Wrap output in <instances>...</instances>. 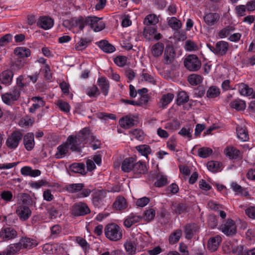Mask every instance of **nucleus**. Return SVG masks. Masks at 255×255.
I'll return each instance as SVG.
<instances>
[{"instance_id": "nucleus-1", "label": "nucleus", "mask_w": 255, "mask_h": 255, "mask_svg": "<svg viewBox=\"0 0 255 255\" xmlns=\"http://www.w3.org/2000/svg\"><path fill=\"white\" fill-rule=\"evenodd\" d=\"M104 233L107 239L114 242L119 241L123 236L122 228L115 223L106 225L104 229Z\"/></svg>"}, {"instance_id": "nucleus-2", "label": "nucleus", "mask_w": 255, "mask_h": 255, "mask_svg": "<svg viewBox=\"0 0 255 255\" xmlns=\"http://www.w3.org/2000/svg\"><path fill=\"white\" fill-rule=\"evenodd\" d=\"M84 185L83 183H73L66 186V190L70 193L79 192L77 197L79 198H85L90 195L91 191L89 189H83Z\"/></svg>"}, {"instance_id": "nucleus-3", "label": "nucleus", "mask_w": 255, "mask_h": 255, "mask_svg": "<svg viewBox=\"0 0 255 255\" xmlns=\"http://www.w3.org/2000/svg\"><path fill=\"white\" fill-rule=\"evenodd\" d=\"M18 233L12 226H4L0 231V238L5 242L11 241L18 238Z\"/></svg>"}, {"instance_id": "nucleus-4", "label": "nucleus", "mask_w": 255, "mask_h": 255, "mask_svg": "<svg viewBox=\"0 0 255 255\" xmlns=\"http://www.w3.org/2000/svg\"><path fill=\"white\" fill-rule=\"evenodd\" d=\"M219 230L226 236L232 237L236 234L237 226L233 220L228 219L222 223Z\"/></svg>"}, {"instance_id": "nucleus-5", "label": "nucleus", "mask_w": 255, "mask_h": 255, "mask_svg": "<svg viewBox=\"0 0 255 255\" xmlns=\"http://www.w3.org/2000/svg\"><path fill=\"white\" fill-rule=\"evenodd\" d=\"M185 67L190 71H196L201 66V63L198 57L195 55H189L184 59Z\"/></svg>"}, {"instance_id": "nucleus-6", "label": "nucleus", "mask_w": 255, "mask_h": 255, "mask_svg": "<svg viewBox=\"0 0 255 255\" xmlns=\"http://www.w3.org/2000/svg\"><path fill=\"white\" fill-rule=\"evenodd\" d=\"M20 94L15 89L11 88L8 92L1 95L2 102L8 106H12L19 100Z\"/></svg>"}, {"instance_id": "nucleus-7", "label": "nucleus", "mask_w": 255, "mask_h": 255, "mask_svg": "<svg viewBox=\"0 0 255 255\" xmlns=\"http://www.w3.org/2000/svg\"><path fill=\"white\" fill-rule=\"evenodd\" d=\"M80 142L86 140V142L91 143L92 142H100V140L90 131L89 128H85L79 131L77 134Z\"/></svg>"}, {"instance_id": "nucleus-8", "label": "nucleus", "mask_w": 255, "mask_h": 255, "mask_svg": "<svg viewBox=\"0 0 255 255\" xmlns=\"http://www.w3.org/2000/svg\"><path fill=\"white\" fill-rule=\"evenodd\" d=\"M87 22L91 29L95 32H99L105 27V24L102 18L96 16H90L87 17Z\"/></svg>"}, {"instance_id": "nucleus-9", "label": "nucleus", "mask_w": 255, "mask_h": 255, "mask_svg": "<svg viewBox=\"0 0 255 255\" xmlns=\"http://www.w3.org/2000/svg\"><path fill=\"white\" fill-rule=\"evenodd\" d=\"M71 213L76 216H85L90 213V209L87 204L79 202L73 204L71 208Z\"/></svg>"}, {"instance_id": "nucleus-10", "label": "nucleus", "mask_w": 255, "mask_h": 255, "mask_svg": "<svg viewBox=\"0 0 255 255\" xmlns=\"http://www.w3.org/2000/svg\"><path fill=\"white\" fill-rule=\"evenodd\" d=\"M64 245L57 243H47L43 245L42 250L46 254L62 253Z\"/></svg>"}, {"instance_id": "nucleus-11", "label": "nucleus", "mask_w": 255, "mask_h": 255, "mask_svg": "<svg viewBox=\"0 0 255 255\" xmlns=\"http://www.w3.org/2000/svg\"><path fill=\"white\" fill-rule=\"evenodd\" d=\"M143 34L144 37L148 40L153 39L158 40L161 38V35L157 32V29L154 26H146L144 28Z\"/></svg>"}, {"instance_id": "nucleus-12", "label": "nucleus", "mask_w": 255, "mask_h": 255, "mask_svg": "<svg viewBox=\"0 0 255 255\" xmlns=\"http://www.w3.org/2000/svg\"><path fill=\"white\" fill-rule=\"evenodd\" d=\"M16 213L20 220L25 221L31 216L32 211L27 205H20L17 207Z\"/></svg>"}, {"instance_id": "nucleus-13", "label": "nucleus", "mask_w": 255, "mask_h": 255, "mask_svg": "<svg viewBox=\"0 0 255 255\" xmlns=\"http://www.w3.org/2000/svg\"><path fill=\"white\" fill-rule=\"evenodd\" d=\"M106 194V192L102 190H98L94 193L92 201L95 207L100 208L104 204V198Z\"/></svg>"}, {"instance_id": "nucleus-14", "label": "nucleus", "mask_w": 255, "mask_h": 255, "mask_svg": "<svg viewBox=\"0 0 255 255\" xmlns=\"http://www.w3.org/2000/svg\"><path fill=\"white\" fill-rule=\"evenodd\" d=\"M54 25V20L49 16H40L37 21L38 27L44 30H48L53 27Z\"/></svg>"}, {"instance_id": "nucleus-15", "label": "nucleus", "mask_w": 255, "mask_h": 255, "mask_svg": "<svg viewBox=\"0 0 255 255\" xmlns=\"http://www.w3.org/2000/svg\"><path fill=\"white\" fill-rule=\"evenodd\" d=\"M229 47L228 42L221 40L218 41L215 44V49H213L214 50V54L220 56H224L227 54Z\"/></svg>"}, {"instance_id": "nucleus-16", "label": "nucleus", "mask_w": 255, "mask_h": 255, "mask_svg": "<svg viewBox=\"0 0 255 255\" xmlns=\"http://www.w3.org/2000/svg\"><path fill=\"white\" fill-rule=\"evenodd\" d=\"M220 16L217 12H209L206 13L203 17L204 21L208 26L216 25L220 19Z\"/></svg>"}, {"instance_id": "nucleus-17", "label": "nucleus", "mask_w": 255, "mask_h": 255, "mask_svg": "<svg viewBox=\"0 0 255 255\" xmlns=\"http://www.w3.org/2000/svg\"><path fill=\"white\" fill-rule=\"evenodd\" d=\"M224 153L230 159H236L241 156V151L232 146H227L224 150Z\"/></svg>"}, {"instance_id": "nucleus-18", "label": "nucleus", "mask_w": 255, "mask_h": 255, "mask_svg": "<svg viewBox=\"0 0 255 255\" xmlns=\"http://www.w3.org/2000/svg\"><path fill=\"white\" fill-rule=\"evenodd\" d=\"M136 122L134 117L132 115H128L121 119L119 121V124L121 127L129 128L134 126Z\"/></svg>"}, {"instance_id": "nucleus-19", "label": "nucleus", "mask_w": 255, "mask_h": 255, "mask_svg": "<svg viewBox=\"0 0 255 255\" xmlns=\"http://www.w3.org/2000/svg\"><path fill=\"white\" fill-rule=\"evenodd\" d=\"M19 243L21 249H30L37 245L36 240L25 237L21 238L19 240Z\"/></svg>"}, {"instance_id": "nucleus-20", "label": "nucleus", "mask_w": 255, "mask_h": 255, "mask_svg": "<svg viewBox=\"0 0 255 255\" xmlns=\"http://www.w3.org/2000/svg\"><path fill=\"white\" fill-rule=\"evenodd\" d=\"M29 81L26 82V79L23 75H20L16 78V85L13 86L12 88L16 90L21 95L22 91H25V88L29 84Z\"/></svg>"}, {"instance_id": "nucleus-21", "label": "nucleus", "mask_w": 255, "mask_h": 255, "mask_svg": "<svg viewBox=\"0 0 255 255\" xmlns=\"http://www.w3.org/2000/svg\"><path fill=\"white\" fill-rule=\"evenodd\" d=\"M222 238L219 235L211 237L208 242V248L211 252L216 251L220 244L222 242Z\"/></svg>"}, {"instance_id": "nucleus-22", "label": "nucleus", "mask_w": 255, "mask_h": 255, "mask_svg": "<svg viewBox=\"0 0 255 255\" xmlns=\"http://www.w3.org/2000/svg\"><path fill=\"white\" fill-rule=\"evenodd\" d=\"M175 53L174 50L172 47H166L164 54L163 62L165 64H170L174 60Z\"/></svg>"}, {"instance_id": "nucleus-23", "label": "nucleus", "mask_w": 255, "mask_h": 255, "mask_svg": "<svg viewBox=\"0 0 255 255\" xmlns=\"http://www.w3.org/2000/svg\"><path fill=\"white\" fill-rule=\"evenodd\" d=\"M141 219L142 217L141 216L136 215L133 213L130 214L125 220L124 225L128 228H130L134 224L140 222Z\"/></svg>"}, {"instance_id": "nucleus-24", "label": "nucleus", "mask_w": 255, "mask_h": 255, "mask_svg": "<svg viewBox=\"0 0 255 255\" xmlns=\"http://www.w3.org/2000/svg\"><path fill=\"white\" fill-rule=\"evenodd\" d=\"M235 30V27L234 25H227L226 27L219 30L217 36L220 39H224L229 37L230 34Z\"/></svg>"}, {"instance_id": "nucleus-25", "label": "nucleus", "mask_w": 255, "mask_h": 255, "mask_svg": "<svg viewBox=\"0 0 255 255\" xmlns=\"http://www.w3.org/2000/svg\"><path fill=\"white\" fill-rule=\"evenodd\" d=\"M135 159L133 157L126 158L124 160L122 164V169L125 172L132 171Z\"/></svg>"}, {"instance_id": "nucleus-26", "label": "nucleus", "mask_w": 255, "mask_h": 255, "mask_svg": "<svg viewBox=\"0 0 255 255\" xmlns=\"http://www.w3.org/2000/svg\"><path fill=\"white\" fill-rule=\"evenodd\" d=\"M198 226L196 224H187L184 227V233L185 237L187 239H191L194 233L198 231Z\"/></svg>"}, {"instance_id": "nucleus-27", "label": "nucleus", "mask_w": 255, "mask_h": 255, "mask_svg": "<svg viewBox=\"0 0 255 255\" xmlns=\"http://www.w3.org/2000/svg\"><path fill=\"white\" fill-rule=\"evenodd\" d=\"M21 249V246L18 242L8 245L3 252V254L4 255H14L18 253Z\"/></svg>"}, {"instance_id": "nucleus-28", "label": "nucleus", "mask_w": 255, "mask_h": 255, "mask_svg": "<svg viewBox=\"0 0 255 255\" xmlns=\"http://www.w3.org/2000/svg\"><path fill=\"white\" fill-rule=\"evenodd\" d=\"M114 207L118 210H123L128 207V203L126 199L122 196H119L117 197L115 202L113 204Z\"/></svg>"}, {"instance_id": "nucleus-29", "label": "nucleus", "mask_w": 255, "mask_h": 255, "mask_svg": "<svg viewBox=\"0 0 255 255\" xmlns=\"http://www.w3.org/2000/svg\"><path fill=\"white\" fill-rule=\"evenodd\" d=\"M98 45L104 52L107 53H113L116 50V48L105 40H101Z\"/></svg>"}, {"instance_id": "nucleus-30", "label": "nucleus", "mask_w": 255, "mask_h": 255, "mask_svg": "<svg viewBox=\"0 0 255 255\" xmlns=\"http://www.w3.org/2000/svg\"><path fill=\"white\" fill-rule=\"evenodd\" d=\"M238 138L241 142L248 141L249 138L248 132L246 128L243 126H238L236 128Z\"/></svg>"}, {"instance_id": "nucleus-31", "label": "nucleus", "mask_w": 255, "mask_h": 255, "mask_svg": "<svg viewBox=\"0 0 255 255\" xmlns=\"http://www.w3.org/2000/svg\"><path fill=\"white\" fill-rule=\"evenodd\" d=\"M14 53L15 55L21 58H24L30 56V50L26 47H19L14 49Z\"/></svg>"}, {"instance_id": "nucleus-32", "label": "nucleus", "mask_w": 255, "mask_h": 255, "mask_svg": "<svg viewBox=\"0 0 255 255\" xmlns=\"http://www.w3.org/2000/svg\"><path fill=\"white\" fill-rule=\"evenodd\" d=\"M73 26L78 27L80 30H82L86 25H88L87 17L79 16L74 18L72 20Z\"/></svg>"}, {"instance_id": "nucleus-33", "label": "nucleus", "mask_w": 255, "mask_h": 255, "mask_svg": "<svg viewBox=\"0 0 255 255\" xmlns=\"http://www.w3.org/2000/svg\"><path fill=\"white\" fill-rule=\"evenodd\" d=\"M13 73L10 70H5L0 75V81L1 83L9 85L12 80Z\"/></svg>"}, {"instance_id": "nucleus-34", "label": "nucleus", "mask_w": 255, "mask_h": 255, "mask_svg": "<svg viewBox=\"0 0 255 255\" xmlns=\"http://www.w3.org/2000/svg\"><path fill=\"white\" fill-rule=\"evenodd\" d=\"M98 85L105 96H107L109 90V83L105 77H102L98 80Z\"/></svg>"}, {"instance_id": "nucleus-35", "label": "nucleus", "mask_w": 255, "mask_h": 255, "mask_svg": "<svg viewBox=\"0 0 255 255\" xmlns=\"http://www.w3.org/2000/svg\"><path fill=\"white\" fill-rule=\"evenodd\" d=\"M132 171L137 175L145 174L147 171L146 165L140 161L135 162Z\"/></svg>"}, {"instance_id": "nucleus-36", "label": "nucleus", "mask_w": 255, "mask_h": 255, "mask_svg": "<svg viewBox=\"0 0 255 255\" xmlns=\"http://www.w3.org/2000/svg\"><path fill=\"white\" fill-rule=\"evenodd\" d=\"M187 208V205L185 203L173 204L171 207L172 211L177 215L186 213Z\"/></svg>"}, {"instance_id": "nucleus-37", "label": "nucleus", "mask_w": 255, "mask_h": 255, "mask_svg": "<svg viewBox=\"0 0 255 255\" xmlns=\"http://www.w3.org/2000/svg\"><path fill=\"white\" fill-rule=\"evenodd\" d=\"M238 90L240 94L244 96H250L253 93V89L244 83L239 85Z\"/></svg>"}, {"instance_id": "nucleus-38", "label": "nucleus", "mask_w": 255, "mask_h": 255, "mask_svg": "<svg viewBox=\"0 0 255 255\" xmlns=\"http://www.w3.org/2000/svg\"><path fill=\"white\" fill-rule=\"evenodd\" d=\"M71 171L84 174L86 173L85 164L83 163H74L70 166Z\"/></svg>"}, {"instance_id": "nucleus-39", "label": "nucleus", "mask_w": 255, "mask_h": 255, "mask_svg": "<svg viewBox=\"0 0 255 255\" xmlns=\"http://www.w3.org/2000/svg\"><path fill=\"white\" fill-rule=\"evenodd\" d=\"M231 188L237 194H240L243 196H247L249 195L247 190L243 188L236 182H232L231 185Z\"/></svg>"}, {"instance_id": "nucleus-40", "label": "nucleus", "mask_w": 255, "mask_h": 255, "mask_svg": "<svg viewBox=\"0 0 255 255\" xmlns=\"http://www.w3.org/2000/svg\"><path fill=\"white\" fill-rule=\"evenodd\" d=\"M230 106L237 111H243L246 107V104L244 101L238 99L231 102Z\"/></svg>"}, {"instance_id": "nucleus-41", "label": "nucleus", "mask_w": 255, "mask_h": 255, "mask_svg": "<svg viewBox=\"0 0 255 255\" xmlns=\"http://www.w3.org/2000/svg\"><path fill=\"white\" fill-rule=\"evenodd\" d=\"M22 137L20 132L15 131L13 132L11 136L7 139L5 143H18Z\"/></svg>"}, {"instance_id": "nucleus-42", "label": "nucleus", "mask_w": 255, "mask_h": 255, "mask_svg": "<svg viewBox=\"0 0 255 255\" xmlns=\"http://www.w3.org/2000/svg\"><path fill=\"white\" fill-rule=\"evenodd\" d=\"M164 44L161 42H157L152 47L151 52L154 57L161 55L163 51Z\"/></svg>"}, {"instance_id": "nucleus-43", "label": "nucleus", "mask_w": 255, "mask_h": 255, "mask_svg": "<svg viewBox=\"0 0 255 255\" xmlns=\"http://www.w3.org/2000/svg\"><path fill=\"white\" fill-rule=\"evenodd\" d=\"M70 147L69 144H60L57 147V151L55 154L56 158H62L65 156Z\"/></svg>"}, {"instance_id": "nucleus-44", "label": "nucleus", "mask_w": 255, "mask_h": 255, "mask_svg": "<svg viewBox=\"0 0 255 255\" xmlns=\"http://www.w3.org/2000/svg\"><path fill=\"white\" fill-rule=\"evenodd\" d=\"M182 234V231L181 229H177L172 233L169 237V242L170 244H174L177 243Z\"/></svg>"}, {"instance_id": "nucleus-45", "label": "nucleus", "mask_w": 255, "mask_h": 255, "mask_svg": "<svg viewBox=\"0 0 255 255\" xmlns=\"http://www.w3.org/2000/svg\"><path fill=\"white\" fill-rule=\"evenodd\" d=\"M136 150L142 155L147 158L151 152V148L148 144H139L135 147Z\"/></svg>"}, {"instance_id": "nucleus-46", "label": "nucleus", "mask_w": 255, "mask_h": 255, "mask_svg": "<svg viewBox=\"0 0 255 255\" xmlns=\"http://www.w3.org/2000/svg\"><path fill=\"white\" fill-rule=\"evenodd\" d=\"M158 22V18L153 14L147 15L144 18L143 23L147 26L150 25H155Z\"/></svg>"}, {"instance_id": "nucleus-47", "label": "nucleus", "mask_w": 255, "mask_h": 255, "mask_svg": "<svg viewBox=\"0 0 255 255\" xmlns=\"http://www.w3.org/2000/svg\"><path fill=\"white\" fill-rule=\"evenodd\" d=\"M188 80L191 85L196 86L202 82L203 78L199 75L193 74L188 76Z\"/></svg>"}, {"instance_id": "nucleus-48", "label": "nucleus", "mask_w": 255, "mask_h": 255, "mask_svg": "<svg viewBox=\"0 0 255 255\" xmlns=\"http://www.w3.org/2000/svg\"><path fill=\"white\" fill-rule=\"evenodd\" d=\"M220 94V90L216 86L210 87L207 91V97L209 98H215Z\"/></svg>"}, {"instance_id": "nucleus-49", "label": "nucleus", "mask_w": 255, "mask_h": 255, "mask_svg": "<svg viewBox=\"0 0 255 255\" xmlns=\"http://www.w3.org/2000/svg\"><path fill=\"white\" fill-rule=\"evenodd\" d=\"M174 97V95L172 93H167L163 95L160 101V104L161 106L163 108L166 106L172 101Z\"/></svg>"}, {"instance_id": "nucleus-50", "label": "nucleus", "mask_w": 255, "mask_h": 255, "mask_svg": "<svg viewBox=\"0 0 255 255\" xmlns=\"http://www.w3.org/2000/svg\"><path fill=\"white\" fill-rule=\"evenodd\" d=\"M222 165L221 162L216 161H210L207 164V167L209 170L213 172H217Z\"/></svg>"}, {"instance_id": "nucleus-51", "label": "nucleus", "mask_w": 255, "mask_h": 255, "mask_svg": "<svg viewBox=\"0 0 255 255\" xmlns=\"http://www.w3.org/2000/svg\"><path fill=\"white\" fill-rule=\"evenodd\" d=\"M62 231V228L59 225H55L50 228V238L54 239L57 238Z\"/></svg>"}, {"instance_id": "nucleus-52", "label": "nucleus", "mask_w": 255, "mask_h": 255, "mask_svg": "<svg viewBox=\"0 0 255 255\" xmlns=\"http://www.w3.org/2000/svg\"><path fill=\"white\" fill-rule=\"evenodd\" d=\"M168 25L173 29H178L181 27V23L175 17L168 18Z\"/></svg>"}, {"instance_id": "nucleus-53", "label": "nucleus", "mask_w": 255, "mask_h": 255, "mask_svg": "<svg viewBox=\"0 0 255 255\" xmlns=\"http://www.w3.org/2000/svg\"><path fill=\"white\" fill-rule=\"evenodd\" d=\"M188 101L189 96L186 92L184 91L179 92L177 98L178 105H182L184 103H187Z\"/></svg>"}, {"instance_id": "nucleus-54", "label": "nucleus", "mask_w": 255, "mask_h": 255, "mask_svg": "<svg viewBox=\"0 0 255 255\" xmlns=\"http://www.w3.org/2000/svg\"><path fill=\"white\" fill-rule=\"evenodd\" d=\"M157 180L154 183L156 187H160L165 185L167 183V179L166 176L161 174H158L156 176Z\"/></svg>"}, {"instance_id": "nucleus-55", "label": "nucleus", "mask_w": 255, "mask_h": 255, "mask_svg": "<svg viewBox=\"0 0 255 255\" xmlns=\"http://www.w3.org/2000/svg\"><path fill=\"white\" fill-rule=\"evenodd\" d=\"M90 41L87 38H81L80 40L76 44L75 48L76 50L81 51L85 49L88 46V43Z\"/></svg>"}, {"instance_id": "nucleus-56", "label": "nucleus", "mask_w": 255, "mask_h": 255, "mask_svg": "<svg viewBox=\"0 0 255 255\" xmlns=\"http://www.w3.org/2000/svg\"><path fill=\"white\" fill-rule=\"evenodd\" d=\"M130 137L131 139L134 138L139 141H142L144 138V134L141 130L135 129L131 132Z\"/></svg>"}, {"instance_id": "nucleus-57", "label": "nucleus", "mask_w": 255, "mask_h": 255, "mask_svg": "<svg viewBox=\"0 0 255 255\" xmlns=\"http://www.w3.org/2000/svg\"><path fill=\"white\" fill-rule=\"evenodd\" d=\"M124 246L128 254L132 255L135 253L136 246L133 242L131 241H127L125 243Z\"/></svg>"}, {"instance_id": "nucleus-58", "label": "nucleus", "mask_w": 255, "mask_h": 255, "mask_svg": "<svg viewBox=\"0 0 255 255\" xmlns=\"http://www.w3.org/2000/svg\"><path fill=\"white\" fill-rule=\"evenodd\" d=\"M212 153V150L210 148L204 147L198 149V154L202 158H206Z\"/></svg>"}, {"instance_id": "nucleus-59", "label": "nucleus", "mask_w": 255, "mask_h": 255, "mask_svg": "<svg viewBox=\"0 0 255 255\" xmlns=\"http://www.w3.org/2000/svg\"><path fill=\"white\" fill-rule=\"evenodd\" d=\"M86 93L90 97H97L100 94L99 89L95 85H93L88 88L86 90Z\"/></svg>"}, {"instance_id": "nucleus-60", "label": "nucleus", "mask_w": 255, "mask_h": 255, "mask_svg": "<svg viewBox=\"0 0 255 255\" xmlns=\"http://www.w3.org/2000/svg\"><path fill=\"white\" fill-rule=\"evenodd\" d=\"M1 199L6 202H11L12 200L13 195L11 191L4 190L1 192L0 194Z\"/></svg>"}, {"instance_id": "nucleus-61", "label": "nucleus", "mask_w": 255, "mask_h": 255, "mask_svg": "<svg viewBox=\"0 0 255 255\" xmlns=\"http://www.w3.org/2000/svg\"><path fill=\"white\" fill-rule=\"evenodd\" d=\"M193 132V129L189 127H183L179 131V134L181 135L187 137L190 139L191 137V133Z\"/></svg>"}, {"instance_id": "nucleus-62", "label": "nucleus", "mask_w": 255, "mask_h": 255, "mask_svg": "<svg viewBox=\"0 0 255 255\" xmlns=\"http://www.w3.org/2000/svg\"><path fill=\"white\" fill-rule=\"evenodd\" d=\"M114 62L119 67L124 66L127 62V57L125 56H118L114 58Z\"/></svg>"}, {"instance_id": "nucleus-63", "label": "nucleus", "mask_w": 255, "mask_h": 255, "mask_svg": "<svg viewBox=\"0 0 255 255\" xmlns=\"http://www.w3.org/2000/svg\"><path fill=\"white\" fill-rule=\"evenodd\" d=\"M155 215V211L153 209H149L144 212L143 218L145 221L150 222L154 219Z\"/></svg>"}, {"instance_id": "nucleus-64", "label": "nucleus", "mask_w": 255, "mask_h": 255, "mask_svg": "<svg viewBox=\"0 0 255 255\" xmlns=\"http://www.w3.org/2000/svg\"><path fill=\"white\" fill-rule=\"evenodd\" d=\"M57 105L62 111L65 113H68L70 111V106L69 104L66 102L59 100L57 102Z\"/></svg>"}]
</instances>
